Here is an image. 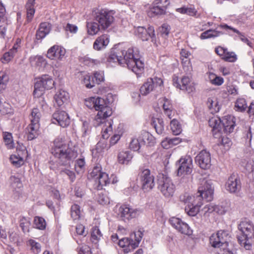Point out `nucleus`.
<instances>
[{
  "instance_id": "55",
  "label": "nucleus",
  "mask_w": 254,
  "mask_h": 254,
  "mask_svg": "<svg viewBox=\"0 0 254 254\" xmlns=\"http://www.w3.org/2000/svg\"><path fill=\"white\" fill-rule=\"evenodd\" d=\"M82 82L87 88H91L94 86L95 80L92 76L89 74H86L84 76Z\"/></svg>"
},
{
  "instance_id": "7",
  "label": "nucleus",
  "mask_w": 254,
  "mask_h": 254,
  "mask_svg": "<svg viewBox=\"0 0 254 254\" xmlns=\"http://www.w3.org/2000/svg\"><path fill=\"white\" fill-rule=\"evenodd\" d=\"M229 238V237L227 231L220 230L216 233L211 235L209 238V242L213 248L225 250L228 247Z\"/></svg>"
},
{
  "instance_id": "14",
  "label": "nucleus",
  "mask_w": 254,
  "mask_h": 254,
  "mask_svg": "<svg viewBox=\"0 0 254 254\" xmlns=\"http://www.w3.org/2000/svg\"><path fill=\"white\" fill-rule=\"evenodd\" d=\"M213 187L211 184L206 181L202 186L199 187L198 192L194 197H200V202H202L203 199L210 201L213 198Z\"/></svg>"
},
{
  "instance_id": "47",
  "label": "nucleus",
  "mask_w": 254,
  "mask_h": 254,
  "mask_svg": "<svg viewBox=\"0 0 254 254\" xmlns=\"http://www.w3.org/2000/svg\"><path fill=\"white\" fill-rule=\"evenodd\" d=\"M171 129L174 135H178L182 132V127L179 122L173 119L170 123Z\"/></svg>"
},
{
  "instance_id": "46",
  "label": "nucleus",
  "mask_w": 254,
  "mask_h": 254,
  "mask_svg": "<svg viewBox=\"0 0 254 254\" xmlns=\"http://www.w3.org/2000/svg\"><path fill=\"white\" fill-rule=\"evenodd\" d=\"M165 13L166 10H164V8H161L158 6V5L153 4V6L150 9L148 14L150 16H153L154 15H162L165 14Z\"/></svg>"
},
{
  "instance_id": "30",
  "label": "nucleus",
  "mask_w": 254,
  "mask_h": 254,
  "mask_svg": "<svg viewBox=\"0 0 254 254\" xmlns=\"http://www.w3.org/2000/svg\"><path fill=\"white\" fill-rule=\"evenodd\" d=\"M35 1L36 0H28L25 5L27 11V21L28 22L32 20L34 15L35 12Z\"/></svg>"
},
{
  "instance_id": "48",
  "label": "nucleus",
  "mask_w": 254,
  "mask_h": 254,
  "mask_svg": "<svg viewBox=\"0 0 254 254\" xmlns=\"http://www.w3.org/2000/svg\"><path fill=\"white\" fill-rule=\"evenodd\" d=\"M9 78L4 71H0V93L2 92L6 87Z\"/></svg>"
},
{
  "instance_id": "18",
  "label": "nucleus",
  "mask_w": 254,
  "mask_h": 254,
  "mask_svg": "<svg viewBox=\"0 0 254 254\" xmlns=\"http://www.w3.org/2000/svg\"><path fill=\"white\" fill-rule=\"evenodd\" d=\"M52 122L58 124L63 127L68 126L70 119L68 114L64 111H57L53 115Z\"/></svg>"
},
{
  "instance_id": "51",
  "label": "nucleus",
  "mask_w": 254,
  "mask_h": 254,
  "mask_svg": "<svg viewBox=\"0 0 254 254\" xmlns=\"http://www.w3.org/2000/svg\"><path fill=\"white\" fill-rule=\"evenodd\" d=\"M177 11L181 13L187 14L192 16H195L197 12V11L194 8L186 7L177 8Z\"/></svg>"
},
{
  "instance_id": "21",
  "label": "nucleus",
  "mask_w": 254,
  "mask_h": 254,
  "mask_svg": "<svg viewBox=\"0 0 254 254\" xmlns=\"http://www.w3.org/2000/svg\"><path fill=\"white\" fill-rule=\"evenodd\" d=\"M225 186L226 190L230 192H238L241 189V183L238 175L232 174L228 178Z\"/></svg>"
},
{
  "instance_id": "16",
  "label": "nucleus",
  "mask_w": 254,
  "mask_h": 254,
  "mask_svg": "<svg viewBox=\"0 0 254 254\" xmlns=\"http://www.w3.org/2000/svg\"><path fill=\"white\" fill-rule=\"evenodd\" d=\"M135 34L142 41H147L150 38L153 42H156L154 29L152 26L149 27L147 29L144 27H138L134 31Z\"/></svg>"
},
{
  "instance_id": "33",
  "label": "nucleus",
  "mask_w": 254,
  "mask_h": 254,
  "mask_svg": "<svg viewBox=\"0 0 254 254\" xmlns=\"http://www.w3.org/2000/svg\"><path fill=\"white\" fill-rule=\"evenodd\" d=\"M14 110L10 104L3 99H0V113L3 115H12Z\"/></svg>"
},
{
  "instance_id": "23",
  "label": "nucleus",
  "mask_w": 254,
  "mask_h": 254,
  "mask_svg": "<svg viewBox=\"0 0 254 254\" xmlns=\"http://www.w3.org/2000/svg\"><path fill=\"white\" fill-rule=\"evenodd\" d=\"M222 125L225 133L228 134L233 132L236 126L235 118L231 116H225L222 120Z\"/></svg>"
},
{
  "instance_id": "34",
  "label": "nucleus",
  "mask_w": 254,
  "mask_h": 254,
  "mask_svg": "<svg viewBox=\"0 0 254 254\" xmlns=\"http://www.w3.org/2000/svg\"><path fill=\"white\" fill-rule=\"evenodd\" d=\"M219 26H220V27H221L224 29H225L226 30H231V31L234 32V33H236L238 35V37H239V38L242 42H243L245 43H247L248 45L250 46V42L249 40L248 39V38L245 36L244 34L241 33L237 29H236L231 26H228V25L225 24H221Z\"/></svg>"
},
{
  "instance_id": "50",
  "label": "nucleus",
  "mask_w": 254,
  "mask_h": 254,
  "mask_svg": "<svg viewBox=\"0 0 254 254\" xmlns=\"http://www.w3.org/2000/svg\"><path fill=\"white\" fill-rule=\"evenodd\" d=\"M30 225V219L28 218L22 217L20 219V226L24 233L28 232Z\"/></svg>"
},
{
  "instance_id": "2",
  "label": "nucleus",
  "mask_w": 254,
  "mask_h": 254,
  "mask_svg": "<svg viewBox=\"0 0 254 254\" xmlns=\"http://www.w3.org/2000/svg\"><path fill=\"white\" fill-rule=\"evenodd\" d=\"M51 153L59 160L60 164L68 165L77 156V153L69 147L62 138L58 137L53 142L51 149Z\"/></svg>"
},
{
  "instance_id": "9",
  "label": "nucleus",
  "mask_w": 254,
  "mask_h": 254,
  "mask_svg": "<svg viewBox=\"0 0 254 254\" xmlns=\"http://www.w3.org/2000/svg\"><path fill=\"white\" fill-rule=\"evenodd\" d=\"M114 14L113 11L102 9L96 13L94 20L97 22L103 30H105L113 23Z\"/></svg>"
},
{
  "instance_id": "35",
  "label": "nucleus",
  "mask_w": 254,
  "mask_h": 254,
  "mask_svg": "<svg viewBox=\"0 0 254 254\" xmlns=\"http://www.w3.org/2000/svg\"><path fill=\"white\" fill-rule=\"evenodd\" d=\"M151 125L158 134H162L164 130V122L162 119L153 118Z\"/></svg>"
},
{
  "instance_id": "5",
  "label": "nucleus",
  "mask_w": 254,
  "mask_h": 254,
  "mask_svg": "<svg viewBox=\"0 0 254 254\" xmlns=\"http://www.w3.org/2000/svg\"><path fill=\"white\" fill-rule=\"evenodd\" d=\"M178 175L183 176L180 179V184L185 187L190 183L192 178L189 176L192 172V159L189 156L181 158L178 161Z\"/></svg>"
},
{
  "instance_id": "19",
  "label": "nucleus",
  "mask_w": 254,
  "mask_h": 254,
  "mask_svg": "<svg viewBox=\"0 0 254 254\" xmlns=\"http://www.w3.org/2000/svg\"><path fill=\"white\" fill-rule=\"evenodd\" d=\"M195 162L203 169H207L211 166L210 153L206 150L200 151L195 157Z\"/></svg>"
},
{
  "instance_id": "52",
  "label": "nucleus",
  "mask_w": 254,
  "mask_h": 254,
  "mask_svg": "<svg viewBox=\"0 0 254 254\" xmlns=\"http://www.w3.org/2000/svg\"><path fill=\"white\" fill-rule=\"evenodd\" d=\"M34 224L35 227L40 230H44L46 228V222L45 219L40 217L36 216L34 218Z\"/></svg>"
},
{
  "instance_id": "41",
  "label": "nucleus",
  "mask_w": 254,
  "mask_h": 254,
  "mask_svg": "<svg viewBox=\"0 0 254 254\" xmlns=\"http://www.w3.org/2000/svg\"><path fill=\"white\" fill-rule=\"evenodd\" d=\"M41 117V114L39 111V109L37 107L34 108L32 109L30 115L29 116V119L30 120V123H39L40 119Z\"/></svg>"
},
{
  "instance_id": "45",
  "label": "nucleus",
  "mask_w": 254,
  "mask_h": 254,
  "mask_svg": "<svg viewBox=\"0 0 254 254\" xmlns=\"http://www.w3.org/2000/svg\"><path fill=\"white\" fill-rule=\"evenodd\" d=\"M27 245L30 247V250L34 254H38L41 251V245L34 240H29L27 242Z\"/></svg>"
},
{
  "instance_id": "24",
  "label": "nucleus",
  "mask_w": 254,
  "mask_h": 254,
  "mask_svg": "<svg viewBox=\"0 0 254 254\" xmlns=\"http://www.w3.org/2000/svg\"><path fill=\"white\" fill-rule=\"evenodd\" d=\"M39 127V123H32L27 126L26 131L28 140H33L39 135L40 133Z\"/></svg>"
},
{
  "instance_id": "20",
  "label": "nucleus",
  "mask_w": 254,
  "mask_h": 254,
  "mask_svg": "<svg viewBox=\"0 0 254 254\" xmlns=\"http://www.w3.org/2000/svg\"><path fill=\"white\" fill-rule=\"evenodd\" d=\"M173 84L177 88L182 90H186L189 93L192 92L194 90L193 83L190 82V80L189 77H183L180 82L178 81L177 77H175L173 78Z\"/></svg>"
},
{
  "instance_id": "22",
  "label": "nucleus",
  "mask_w": 254,
  "mask_h": 254,
  "mask_svg": "<svg viewBox=\"0 0 254 254\" xmlns=\"http://www.w3.org/2000/svg\"><path fill=\"white\" fill-rule=\"evenodd\" d=\"M65 54V49L58 45H54L48 51L47 57L51 60H62Z\"/></svg>"
},
{
  "instance_id": "40",
  "label": "nucleus",
  "mask_w": 254,
  "mask_h": 254,
  "mask_svg": "<svg viewBox=\"0 0 254 254\" xmlns=\"http://www.w3.org/2000/svg\"><path fill=\"white\" fill-rule=\"evenodd\" d=\"M162 101L163 102V108L165 114L169 119H171L173 106L170 101L166 98H164Z\"/></svg>"
},
{
  "instance_id": "4",
  "label": "nucleus",
  "mask_w": 254,
  "mask_h": 254,
  "mask_svg": "<svg viewBox=\"0 0 254 254\" xmlns=\"http://www.w3.org/2000/svg\"><path fill=\"white\" fill-rule=\"evenodd\" d=\"M238 229L242 234L238 238L240 244L246 250H250L254 239V225L251 221L245 220L239 224Z\"/></svg>"
},
{
  "instance_id": "60",
  "label": "nucleus",
  "mask_w": 254,
  "mask_h": 254,
  "mask_svg": "<svg viewBox=\"0 0 254 254\" xmlns=\"http://www.w3.org/2000/svg\"><path fill=\"white\" fill-rule=\"evenodd\" d=\"M101 166L99 165H97L93 168V169L90 173V177L94 180V181L96 179L97 180V178L99 176V175L103 173L101 172Z\"/></svg>"
},
{
  "instance_id": "59",
  "label": "nucleus",
  "mask_w": 254,
  "mask_h": 254,
  "mask_svg": "<svg viewBox=\"0 0 254 254\" xmlns=\"http://www.w3.org/2000/svg\"><path fill=\"white\" fill-rule=\"evenodd\" d=\"M222 59L227 62H234L237 59V57L235 53L229 52L227 50Z\"/></svg>"
},
{
  "instance_id": "62",
  "label": "nucleus",
  "mask_w": 254,
  "mask_h": 254,
  "mask_svg": "<svg viewBox=\"0 0 254 254\" xmlns=\"http://www.w3.org/2000/svg\"><path fill=\"white\" fill-rule=\"evenodd\" d=\"M95 83L100 84L104 80V72L103 71H96L94 74Z\"/></svg>"
},
{
  "instance_id": "32",
  "label": "nucleus",
  "mask_w": 254,
  "mask_h": 254,
  "mask_svg": "<svg viewBox=\"0 0 254 254\" xmlns=\"http://www.w3.org/2000/svg\"><path fill=\"white\" fill-rule=\"evenodd\" d=\"M100 27V25L96 20H94V21L88 22L86 23L87 32L90 35H95L99 31L103 30Z\"/></svg>"
},
{
  "instance_id": "53",
  "label": "nucleus",
  "mask_w": 254,
  "mask_h": 254,
  "mask_svg": "<svg viewBox=\"0 0 254 254\" xmlns=\"http://www.w3.org/2000/svg\"><path fill=\"white\" fill-rule=\"evenodd\" d=\"M71 217L73 220H78L80 217V210L79 206L74 204L71 207Z\"/></svg>"
},
{
  "instance_id": "61",
  "label": "nucleus",
  "mask_w": 254,
  "mask_h": 254,
  "mask_svg": "<svg viewBox=\"0 0 254 254\" xmlns=\"http://www.w3.org/2000/svg\"><path fill=\"white\" fill-rule=\"evenodd\" d=\"M98 202L102 205L108 204L110 202V198L106 194L100 193L97 198Z\"/></svg>"
},
{
  "instance_id": "44",
  "label": "nucleus",
  "mask_w": 254,
  "mask_h": 254,
  "mask_svg": "<svg viewBox=\"0 0 254 254\" xmlns=\"http://www.w3.org/2000/svg\"><path fill=\"white\" fill-rule=\"evenodd\" d=\"M106 119H105L104 120H103V123H101L99 125L100 126L101 124L104 123H105L106 124V127H104L103 128V131L102 136L103 138L104 139H107L109 137V135L110 134L109 133L112 132V125L110 122L106 121Z\"/></svg>"
},
{
  "instance_id": "12",
  "label": "nucleus",
  "mask_w": 254,
  "mask_h": 254,
  "mask_svg": "<svg viewBox=\"0 0 254 254\" xmlns=\"http://www.w3.org/2000/svg\"><path fill=\"white\" fill-rule=\"evenodd\" d=\"M142 210L137 208H134L129 204H123L119 209V215L124 221L130 220L139 216Z\"/></svg>"
},
{
  "instance_id": "49",
  "label": "nucleus",
  "mask_w": 254,
  "mask_h": 254,
  "mask_svg": "<svg viewBox=\"0 0 254 254\" xmlns=\"http://www.w3.org/2000/svg\"><path fill=\"white\" fill-rule=\"evenodd\" d=\"M102 236L101 232L98 227H94L92 229L91 234V241L93 243H96Z\"/></svg>"
},
{
  "instance_id": "63",
  "label": "nucleus",
  "mask_w": 254,
  "mask_h": 254,
  "mask_svg": "<svg viewBox=\"0 0 254 254\" xmlns=\"http://www.w3.org/2000/svg\"><path fill=\"white\" fill-rule=\"evenodd\" d=\"M153 4L158 5L161 8H164L166 11L167 6L169 5L170 2L168 0H155L153 3Z\"/></svg>"
},
{
  "instance_id": "29",
  "label": "nucleus",
  "mask_w": 254,
  "mask_h": 254,
  "mask_svg": "<svg viewBox=\"0 0 254 254\" xmlns=\"http://www.w3.org/2000/svg\"><path fill=\"white\" fill-rule=\"evenodd\" d=\"M133 155L129 151H120L118 155V161L121 164H128L131 160Z\"/></svg>"
},
{
  "instance_id": "1",
  "label": "nucleus",
  "mask_w": 254,
  "mask_h": 254,
  "mask_svg": "<svg viewBox=\"0 0 254 254\" xmlns=\"http://www.w3.org/2000/svg\"><path fill=\"white\" fill-rule=\"evenodd\" d=\"M108 61L110 62H118L123 66H127L137 75L141 74L144 70V63L139 59L138 51L132 48L127 50L119 49L115 53L111 54Z\"/></svg>"
},
{
  "instance_id": "43",
  "label": "nucleus",
  "mask_w": 254,
  "mask_h": 254,
  "mask_svg": "<svg viewBox=\"0 0 254 254\" xmlns=\"http://www.w3.org/2000/svg\"><path fill=\"white\" fill-rule=\"evenodd\" d=\"M3 138L5 145L8 149L13 148L14 143L11 133L8 132H3Z\"/></svg>"
},
{
  "instance_id": "25",
  "label": "nucleus",
  "mask_w": 254,
  "mask_h": 254,
  "mask_svg": "<svg viewBox=\"0 0 254 254\" xmlns=\"http://www.w3.org/2000/svg\"><path fill=\"white\" fill-rule=\"evenodd\" d=\"M109 43V38L107 35L103 34L98 37L93 44V48L97 51L105 48Z\"/></svg>"
},
{
  "instance_id": "6",
  "label": "nucleus",
  "mask_w": 254,
  "mask_h": 254,
  "mask_svg": "<svg viewBox=\"0 0 254 254\" xmlns=\"http://www.w3.org/2000/svg\"><path fill=\"white\" fill-rule=\"evenodd\" d=\"M157 178L158 190L165 197H172L176 188L171 179L163 174H159Z\"/></svg>"
},
{
  "instance_id": "13",
  "label": "nucleus",
  "mask_w": 254,
  "mask_h": 254,
  "mask_svg": "<svg viewBox=\"0 0 254 254\" xmlns=\"http://www.w3.org/2000/svg\"><path fill=\"white\" fill-rule=\"evenodd\" d=\"M185 197H186L185 202L188 203L185 207V212L190 216H195L199 212L200 207L202 204V202H200V197L195 198L194 196L189 195L185 196Z\"/></svg>"
},
{
  "instance_id": "31",
  "label": "nucleus",
  "mask_w": 254,
  "mask_h": 254,
  "mask_svg": "<svg viewBox=\"0 0 254 254\" xmlns=\"http://www.w3.org/2000/svg\"><path fill=\"white\" fill-rule=\"evenodd\" d=\"M94 182L97 184V189L102 190L103 187L107 186L110 183L108 175L103 172L99 175V176L98 177L97 180H94Z\"/></svg>"
},
{
  "instance_id": "15",
  "label": "nucleus",
  "mask_w": 254,
  "mask_h": 254,
  "mask_svg": "<svg viewBox=\"0 0 254 254\" xmlns=\"http://www.w3.org/2000/svg\"><path fill=\"white\" fill-rule=\"evenodd\" d=\"M140 181L142 184V188L145 191H149L152 190L155 185L154 177L148 169L143 170L140 175Z\"/></svg>"
},
{
  "instance_id": "28",
  "label": "nucleus",
  "mask_w": 254,
  "mask_h": 254,
  "mask_svg": "<svg viewBox=\"0 0 254 254\" xmlns=\"http://www.w3.org/2000/svg\"><path fill=\"white\" fill-rule=\"evenodd\" d=\"M68 98V93L63 90L58 91L54 96L55 101L59 107L62 106L67 102Z\"/></svg>"
},
{
  "instance_id": "38",
  "label": "nucleus",
  "mask_w": 254,
  "mask_h": 254,
  "mask_svg": "<svg viewBox=\"0 0 254 254\" xmlns=\"http://www.w3.org/2000/svg\"><path fill=\"white\" fill-rule=\"evenodd\" d=\"M207 104L211 113L214 114L219 111L220 106L216 98H208Z\"/></svg>"
},
{
  "instance_id": "57",
  "label": "nucleus",
  "mask_w": 254,
  "mask_h": 254,
  "mask_svg": "<svg viewBox=\"0 0 254 254\" xmlns=\"http://www.w3.org/2000/svg\"><path fill=\"white\" fill-rule=\"evenodd\" d=\"M209 79L211 83L215 85L220 86L224 82V79L222 77L218 76L214 74H210Z\"/></svg>"
},
{
  "instance_id": "27",
  "label": "nucleus",
  "mask_w": 254,
  "mask_h": 254,
  "mask_svg": "<svg viewBox=\"0 0 254 254\" xmlns=\"http://www.w3.org/2000/svg\"><path fill=\"white\" fill-rule=\"evenodd\" d=\"M51 30V25L48 22H42L40 24L37 31L36 37L37 40H41L49 34Z\"/></svg>"
},
{
  "instance_id": "8",
  "label": "nucleus",
  "mask_w": 254,
  "mask_h": 254,
  "mask_svg": "<svg viewBox=\"0 0 254 254\" xmlns=\"http://www.w3.org/2000/svg\"><path fill=\"white\" fill-rule=\"evenodd\" d=\"M142 236V232L140 230H138L131 235V239L125 238L120 240L118 243L119 245L122 248L127 247L124 251L126 253H128L138 247Z\"/></svg>"
},
{
  "instance_id": "37",
  "label": "nucleus",
  "mask_w": 254,
  "mask_h": 254,
  "mask_svg": "<svg viewBox=\"0 0 254 254\" xmlns=\"http://www.w3.org/2000/svg\"><path fill=\"white\" fill-rule=\"evenodd\" d=\"M202 211L204 212V215H208L209 213L213 211H216L217 213L222 214L225 212L224 210L221 211L218 206L213 204H209L206 205L202 209Z\"/></svg>"
},
{
  "instance_id": "39",
  "label": "nucleus",
  "mask_w": 254,
  "mask_h": 254,
  "mask_svg": "<svg viewBox=\"0 0 254 254\" xmlns=\"http://www.w3.org/2000/svg\"><path fill=\"white\" fill-rule=\"evenodd\" d=\"M223 33L215 30L209 29L201 33V39H205L211 38H215L222 35Z\"/></svg>"
},
{
  "instance_id": "64",
  "label": "nucleus",
  "mask_w": 254,
  "mask_h": 254,
  "mask_svg": "<svg viewBox=\"0 0 254 254\" xmlns=\"http://www.w3.org/2000/svg\"><path fill=\"white\" fill-rule=\"evenodd\" d=\"M83 63L87 65L92 66L98 64L99 62L97 60L91 59L88 57H84L82 58Z\"/></svg>"
},
{
  "instance_id": "36",
  "label": "nucleus",
  "mask_w": 254,
  "mask_h": 254,
  "mask_svg": "<svg viewBox=\"0 0 254 254\" xmlns=\"http://www.w3.org/2000/svg\"><path fill=\"white\" fill-rule=\"evenodd\" d=\"M209 125L211 127L213 131L216 133L221 130L222 120L217 117H214L209 119L208 121Z\"/></svg>"
},
{
  "instance_id": "58",
  "label": "nucleus",
  "mask_w": 254,
  "mask_h": 254,
  "mask_svg": "<svg viewBox=\"0 0 254 254\" xmlns=\"http://www.w3.org/2000/svg\"><path fill=\"white\" fill-rule=\"evenodd\" d=\"M75 170L77 173L83 172L85 167V161L84 159H77L74 165Z\"/></svg>"
},
{
  "instance_id": "56",
  "label": "nucleus",
  "mask_w": 254,
  "mask_h": 254,
  "mask_svg": "<svg viewBox=\"0 0 254 254\" xmlns=\"http://www.w3.org/2000/svg\"><path fill=\"white\" fill-rule=\"evenodd\" d=\"M177 230L179 232L185 235H190L191 234V231L188 225L183 222L181 223L180 225L179 226Z\"/></svg>"
},
{
  "instance_id": "11",
  "label": "nucleus",
  "mask_w": 254,
  "mask_h": 254,
  "mask_svg": "<svg viewBox=\"0 0 254 254\" xmlns=\"http://www.w3.org/2000/svg\"><path fill=\"white\" fill-rule=\"evenodd\" d=\"M54 82L48 75H43L35 83L34 94L37 96L42 95L45 90L53 88Z\"/></svg>"
},
{
  "instance_id": "3",
  "label": "nucleus",
  "mask_w": 254,
  "mask_h": 254,
  "mask_svg": "<svg viewBox=\"0 0 254 254\" xmlns=\"http://www.w3.org/2000/svg\"><path fill=\"white\" fill-rule=\"evenodd\" d=\"M85 105L89 109H95L98 112L94 120V126L95 127L103 123L107 118L112 114L111 108L107 105L104 99L99 97H90L85 100Z\"/></svg>"
},
{
  "instance_id": "10",
  "label": "nucleus",
  "mask_w": 254,
  "mask_h": 254,
  "mask_svg": "<svg viewBox=\"0 0 254 254\" xmlns=\"http://www.w3.org/2000/svg\"><path fill=\"white\" fill-rule=\"evenodd\" d=\"M163 84V82L161 78H149L140 87V93L142 95H146L153 90L160 91L162 90Z\"/></svg>"
},
{
  "instance_id": "42",
  "label": "nucleus",
  "mask_w": 254,
  "mask_h": 254,
  "mask_svg": "<svg viewBox=\"0 0 254 254\" xmlns=\"http://www.w3.org/2000/svg\"><path fill=\"white\" fill-rule=\"evenodd\" d=\"M10 160L11 164L17 168L20 167L23 165L24 163L23 157L19 154L11 155Z\"/></svg>"
},
{
  "instance_id": "26",
  "label": "nucleus",
  "mask_w": 254,
  "mask_h": 254,
  "mask_svg": "<svg viewBox=\"0 0 254 254\" xmlns=\"http://www.w3.org/2000/svg\"><path fill=\"white\" fill-rule=\"evenodd\" d=\"M29 62L32 66L37 67L39 69L43 68L47 65V63L42 56H33L29 58Z\"/></svg>"
},
{
  "instance_id": "17",
  "label": "nucleus",
  "mask_w": 254,
  "mask_h": 254,
  "mask_svg": "<svg viewBox=\"0 0 254 254\" xmlns=\"http://www.w3.org/2000/svg\"><path fill=\"white\" fill-rule=\"evenodd\" d=\"M152 136L148 132H143L138 138H133L132 139L129 144V147L130 149L133 151H137L139 149L141 143L149 144L150 142H147V141L152 140Z\"/></svg>"
},
{
  "instance_id": "54",
  "label": "nucleus",
  "mask_w": 254,
  "mask_h": 254,
  "mask_svg": "<svg viewBox=\"0 0 254 254\" xmlns=\"http://www.w3.org/2000/svg\"><path fill=\"white\" fill-rule=\"evenodd\" d=\"M235 107L236 111L240 112L244 111L247 107L246 100L244 98L238 99L235 103Z\"/></svg>"
}]
</instances>
